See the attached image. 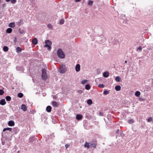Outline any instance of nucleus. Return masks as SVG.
I'll list each match as a JSON object with an SVG mask.
<instances>
[{
  "label": "nucleus",
  "mask_w": 153,
  "mask_h": 153,
  "mask_svg": "<svg viewBox=\"0 0 153 153\" xmlns=\"http://www.w3.org/2000/svg\"><path fill=\"white\" fill-rule=\"evenodd\" d=\"M42 79L44 80H46L47 79L48 77L46 74V70L45 68H43L42 71Z\"/></svg>",
  "instance_id": "obj_1"
},
{
  "label": "nucleus",
  "mask_w": 153,
  "mask_h": 153,
  "mask_svg": "<svg viewBox=\"0 0 153 153\" xmlns=\"http://www.w3.org/2000/svg\"><path fill=\"white\" fill-rule=\"evenodd\" d=\"M57 54L58 56L60 58L63 59L65 57V55L61 49H59L57 50Z\"/></svg>",
  "instance_id": "obj_2"
},
{
  "label": "nucleus",
  "mask_w": 153,
  "mask_h": 153,
  "mask_svg": "<svg viewBox=\"0 0 153 153\" xmlns=\"http://www.w3.org/2000/svg\"><path fill=\"white\" fill-rule=\"evenodd\" d=\"M45 47H47L48 48V50L51 49V45L52 44V42L49 40H47L45 41Z\"/></svg>",
  "instance_id": "obj_3"
},
{
  "label": "nucleus",
  "mask_w": 153,
  "mask_h": 153,
  "mask_svg": "<svg viewBox=\"0 0 153 153\" xmlns=\"http://www.w3.org/2000/svg\"><path fill=\"white\" fill-rule=\"evenodd\" d=\"M66 71L65 66V65H62L59 69V72L61 73H64Z\"/></svg>",
  "instance_id": "obj_4"
},
{
  "label": "nucleus",
  "mask_w": 153,
  "mask_h": 153,
  "mask_svg": "<svg viewBox=\"0 0 153 153\" xmlns=\"http://www.w3.org/2000/svg\"><path fill=\"white\" fill-rule=\"evenodd\" d=\"M8 124L9 126H13L15 125V123L13 121L11 120L8 122Z\"/></svg>",
  "instance_id": "obj_5"
},
{
  "label": "nucleus",
  "mask_w": 153,
  "mask_h": 153,
  "mask_svg": "<svg viewBox=\"0 0 153 153\" xmlns=\"http://www.w3.org/2000/svg\"><path fill=\"white\" fill-rule=\"evenodd\" d=\"M75 68L76 72H78L79 71L80 68V65L79 64H77Z\"/></svg>",
  "instance_id": "obj_6"
},
{
  "label": "nucleus",
  "mask_w": 153,
  "mask_h": 153,
  "mask_svg": "<svg viewBox=\"0 0 153 153\" xmlns=\"http://www.w3.org/2000/svg\"><path fill=\"white\" fill-rule=\"evenodd\" d=\"M103 76L104 77H108L109 76V72L108 71L104 72L103 73Z\"/></svg>",
  "instance_id": "obj_7"
},
{
  "label": "nucleus",
  "mask_w": 153,
  "mask_h": 153,
  "mask_svg": "<svg viewBox=\"0 0 153 153\" xmlns=\"http://www.w3.org/2000/svg\"><path fill=\"white\" fill-rule=\"evenodd\" d=\"M52 105L55 107H58L59 106V104L57 102L55 101H52Z\"/></svg>",
  "instance_id": "obj_8"
},
{
  "label": "nucleus",
  "mask_w": 153,
  "mask_h": 153,
  "mask_svg": "<svg viewBox=\"0 0 153 153\" xmlns=\"http://www.w3.org/2000/svg\"><path fill=\"white\" fill-rule=\"evenodd\" d=\"M6 104V102L4 99H2L0 100V104L3 105Z\"/></svg>",
  "instance_id": "obj_9"
},
{
  "label": "nucleus",
  "mask_w": 153,
  "mask_h": 153,
  "mask_svg": "<svg viewBox=\"0 0 153 153\" xmlns=\"http://www.w3.org/2000/svg\"><path fill=\"white\" fill-rule=\"evenodd\" d=\"M32 43L34 45H36L38 43L37 39L35 38L32 40Z\"/></svg>",
  "instance_id": "obj_10"
},
{
  "label": "nucleus",
  "mask_w": 153,
  "mask_h": 153,
  "mask_svg": "<svg viewBox=\"0 0 153 153\" xmlns=\"http://www.w3.org/2000/svg\"><path fill=\"white\" fill-rule=\"evenodd\" d=\"M21 109L24 111H25L27 110V107L25 105L23 104L21 106Z\"/></svg>",
  "instance_id": "obj_11"
},
{
  "label": "nucleus",
  "mask_w": 153,
  "mask_h": 153,
  "mask_svg": "<svg viewBox=\"0 0 153 153\" xmlns=\"http://www.w3.org/2000/svg\"><path fill=\"white\" fill-rule=\"evenodd\" d=\"M18 131L19 130L18 128H17V127H15L13 128V132L15 134H17L18 132Z\"/></svg>",
  "instance_id": "obj_12"
},
{
  "label": "nucleus",
  "mask_w": 153,
  "mask_h": 153,
  "mask_svg": "<svg viewBox=\"0 0 153 153\" xmlns=\"http://www.w3.org/2000/svg\"><path fill=\"white\" fill-rule=\"evenodd\" d=\"M52 107L51 106L48 105L46 108V110L48 112H50L51 111Z\"/></svg>",
  "instance_id": "obj_13"
},
{
  "label": "nucleus",
  "mask_w": 153,
  "mask_h": 153,
  "mask_svg": "<svg viewBox=\"0 0 153 153\" xmlns=\"http://www.w3.org/2000/svg\"><path fill=\"white\" fill-rule=\"evenodd\" d=\"M76 118L77 120H80L82 118V116L81 114H77Z\"/></svg>",
  "instance_id": "obj_14"
},
{
  "label": "nucleus",
  "mask_w": 153,
  "mask_h": 153,
  "mask_svg": "<svg viewBox=\"0 0 153 153\" xmlns=\"http://www.w3.org/2000/svg\"><path fill=\"white\" fill-rule=\"evenodd\" d=\"M16 52L17 53H19L21 52L22 51L21 48L19 47H17V48L16 49Z\"/></svg>",
  "instance_id": "obj_15"
},
{
  "label": "nucleus",
  "mask_w": 153,
  "mask_h": 153,
  "mask_svg": "<svg viewBox=\"0 0 153 153\" xmlns=\"http://www.w3.org/2000/svg\"><path fill=\"white\" fill-rule=\"evenodd\" d=\"M84 147L87 148H89L90 147V143L86 142L84 144Z\"/></svg>",
  "instance_id": "obj_16"
},
{
  "label": "nucleus",
  "mask_w": 153,
  "mask_h": 153,
  "mask_svg": "<svg viewBox=\"0 0 153 153\" xmlns=\"http://www.w3.org/2000/svg\"><path fill=\"white\" fill-rule=\"evenodd\" d=\"M9 26L12 28L14 27L15 26V24L14 22H11L9 24Z\"/></svg>",
  "instance_id": "obj_17"
},
{
  "label": "nucleus",
  "mask_w": 153,
  "mask_h": 153,
  "mask_svg": "<svg viewBox=\"0 0 153 153\" xmlns=\"http://www.w3.org/2000/svg\"><path fill=\"white\" fill-rule=\"evenodd\" d=\"M121 87L120 85H117L115 87V89L117 91H119L121 89Z\"/></svg>",
  "instance_id": "obj_18"
},
{
  "label": "nucleus",
  "mask_w": 153,
  "mask_h": 153,
  "mask_svg": "<svg viewBox=\"0 0 153 153\" xmlns=\"http://www.w3.org/2000/svg\"><path fill=\"white\" fill-rule=\"evenodd\" d=\"M97 146V144L93 143H90V147H93L94 148H96V146Z\"/></svg>",
  "instance_id": "obj_19"
},
{
  "label": "nucleus",
  "mask_w": 153,
  "mask_h": 153,
  "mask_svg": "<svg viewBox=\"0 0 153 153\" xmlns=\"http://www.w3.org/2000/svg\"><path fill=\"white\" fill-rule=\"evenodd\" d=\"M12 130V128H4L3 130V131H5L6 130L9 131H11Z\"/></svg>",
  "instance_id": "obj_20"
},
{
  "label": "nucleus",
  "mask_w": 153,
  "mask_h": 153,
  "mask_svg": "<svg viewBox=\"0 0 153 153\" xmlns=\"http://www.w3.org/2000/svg\"><path fill=\"white\" fill-rule=\"evenodd\" d=\"M16 69L18 71H21L23 70V68L22 67L17 66L16 67Z\"/></svg>",
  "instance_id": "obj_21"
},
{
  "label": "nucleus",
  "mask_w": 153,
  "mask_h": 153,
  "mask_svg": "<svg viewBox=\"0 0 153 153\" xmlns=\"http://www.w3.org/2000/svg\"><path fill=\"white\" fill-rule=\"evenodd\" d=\"M137 97H138V100L141 101L145 100H146V99H145V98L140 97V96H137Z\"/></svg>",
  "instance_id": "obj_22"
},
{
  "label": "nucleus",
  "mask_w": 153,
  "mask_h": 153,
  "mask_svg": "<svg viewBox=\"0 0 153 153\" xmlns=\"http://www.w3.org/2000/svg\"><path fill=\"white\" fill-rule=\"evenodd\" d=\"M12 29L11 28H8V29H7V30H6V33H10L12 32Z\"/></svg>",
  "instance_id": "obj_23"
},
{
  "label": "nucleus",
  "mask_w": 153,
  "mask_h": 153,
  "mask_svg": "<svg viewBox=\"0 0 153 153\" xmlns=\"http://www.w3.org/2000/svg\"><path fill=\"white\" fill-rule=\"evenodd\" d=\"M87 103L89 105H91L92 103V100L91 99H89L88 100Z\"/></svg>",
  "instance_id": "obj_24"
},
{
  "label": "nucleus",
  "mask_w": 153,
  "mask_h": 153,
  "mask_svg": "<svg viewBox=\"0 0 153 153\" xmlns=\"http://www.w3.org/2000/svg\"><path fill=\"white\" fill-rule=\"evenodd\" d=\"M8 48L7 46H4L3 48V50L4 51L7 52L8 51Z\"/></svg>",
  "instance_id": "obj_25"
},
{
  "label": "nucleus",
  "mask_w": 153,
  "mask_h": 153,
  "mask_svg": "<svg viewBox=\"0 0 153 153\" xmlns=\"http://www.w3.org/2000/svg\"><path fill=\"white\" fill-rule=\"evenodd\" d=\"M35 139V137H30L29 139V141L30 142H33L34 140Z\"/></svg>",
  "instance_id": "obj_26"
},
{
  "label": "nucleus",
  "mask_w": 153,
  "mask_h": 153,
  "mask_svg": "<svg viewBox=\"0 0 153 153\" xmlns=\"http://www.w3.org/2000/svg\"><path fill=\"white\" fill-rule=\"evenodd\" d=\"M93 3V2L92 1L89 0L88 1V4L89 6H92Z\"/></svg>",
  "instance_id": "obj_27"
},
{
  "label": "nucleus",
  "mask_w": 153,
  "mask_h": 153,
  "mask_svg": "<svg viewBox=\"0 0 153 153\" xmlns=\"http://www.w3.org/2000/svg\"><path fill=\"white\" fill-rule=\"evenodd\" d=\"M120 79L121 78L119 76H117L115 78V80L118 82H120Z\"/></svg>",
  "instance_id": "obj_28"
},
{
  "label": "nucleus",
  "mask_w": 153,
  "mask_h": 153,
  "mask_svg": "<svg viewBox=\"0 0 153 153\" xmlns=\"http://www.w3.org/2000/svg\"><path fill=\"white\" fill-rule=\"evenodd\" d=\"M85 88L87 90H89L90 88V86L89 84H87L85 86Z\"/></svg>",
  "instance_id": "obj_29"
},
{
  "label": "nucleus",
  "mask_w": 153,
  "mask_h": 153,
  "mask_svg": "<svg viewBox=\"0 0 153 153\" xmlns=\"http://www.w3.org/2000/svg\"><path fill=\"white\" fill-rule=\"evenodd\" d=\"M135 96H140V93L139 91H136L134 94Z\"/></svg>",
  "instance_id": "obj_30"
},
{
  "label": "nucleus",
  "mask_w": 153,
  "mask_h": 153,
  "mask_svg": "<svg viewBox=\"0 0 153 153\" xmlns=\"http://www.w3.org/2000/svg\"><path fill=\"white\" fill-rule=\"evenodd\" d=\"M64 20L63 19H61L59 21V24H60L61 25H62V24H64Z\"/></svg>",
  "instance_id": "obj_31"
},
{
  "label": "nucleus",
  "mask_w": 153,
  "mask_h": 153,
  "mask_svg": "<svg viewBox=\"0 0 153 153\" xmlns=\"http://www.w3.org/2000/svg\"><path fill=\"white\" fill-rule=\"evenodd\" d=\"M6 99L7 101H10L11 100L10 96H6Z\"/></svg>",
  "instance_id": "obj_32"
},
{
  "label": "nucleus",
  "mask_w": 153,
  "mask_h": 153,
  "mask_svg": "<svg viewBox=\"0 0 153 153\" xmlns=\"http://www.w3.org/2000/svg\"><path fill=\"white\" fill-rule=\"evenodd\" d=\"M128 122L129 124L132 123L134 122V120L132 119H130L128 120Z\"/></svg>",
  "instance_id": "obj_33"
},
{
  "label": "nucleus",
  "mask_w": 153,
  "mask_h": 153,
  "mask_svg": "<svg viewBox=\"0 0 153 153\" xmlns=\"http://www.w3.org/2000/svg\"><path fill=\"white\" fill-rule=\"evenodd\" d=\"M152 120V117H149L147 121L148 122H150Z\"/></svg>",
  "instance_id": "obj_34"
},
{
  "label": "nucleus",
  "mask_w": 153,
  "mask_h": 153,
  "mask_svg": "<svg viewBox=\"0 0 153 153\" xmlns=\"http://www.w3.org/2000/svg\"><path fill=\"white\" fill-rule=\"evenodd\" d=\"M10 2L12 4H14L16 2V0H10Z\"/></svg>",
  "instance_id": "obj_35"
},
{
  "label": "nucleus",
  "mask_w": 153,
  "mask_h": 153,
  "mask_svg": "<svg viewBox=\"0 0 153 153\" xmlns=\"http://www.w3.org/2000/svg\"><path fill=\"white\" fill-rule=\"evenodd\" d=\"M142 50V48L141 46H139L137 49V51H141Z\"/></svg>",
  "instance_id": "obj_36"
},
{
  "label": "nucleus",
  "mask_w": 153,
  "mask_h": 153,
  "mask_svg": "<svg viewBox=\"0 0 153 153\" xmlns=\"http://www.w3.org/2000/svg\"><path fill=\"white\" fill-rule=\"evenodd\" d=\"M108 93H109L108 91H106V90H105L104 91L103 94L104 95H106L108 94Z\"/></svg>",
  "instance_id": "obj_37"
},
{
  "label": "nucleus",
  "mask_w": 153,
  "mask_h": 153,
  "mask_svg": "<svg viewBox=\"0 0 153 153\" xmlns=\"http://www.w3.org/2000/svg\"><path fill=\"white\" fill-rule=\"evenodd\" d=\"M19 33L21 34H23L24 33V30H21L20 28L19 29Z\"/></svg>",
  "instance_id": "obj_38"
},
{
  "label": "nucleus",
  "mask_w": 153,
  "mask_h": 153,
  "mask_svg": "<svg viewBox=\"0 0 153 153\" xmlns=\"http://www.w3.org/2000/svg\"><path fill=\"white\" fill-rule=\"evenodd\" d=\"M87 81H88L87 80H83L82 81H81V82L82 84H84L86 82H87Z\"/></svg>",
  "instance_id": "obj_39"
},
{
  "label": "nucleus",
  "mask_w": 153,
  "mask_h": 153,
  "mask_svg": "<svg viewBox=\"0 0 153 153\" xmlns=\"http://www.w3.org/2000/svg\"><path fill=\"white\" fill-rule=\"evenodd\" d=\"M4 91L2 89H0V95H1L3 94Z\"/></svg>",
  "instance_id": "obj_40"
},
{
  "label": "nucleus",
  "mask_w": 153,
  "mask_h": 153,
  "mask_svg": "<svg viewBox=\"0 0 153 153\" xmlns=\"http://www.w3.org/2000/svg\"><path fill=\"white\" fill-rule=\"evenodd\" d=\"M52 122L54 123L55 124L56 123V120L54 119H52Z\"/></svg>",
  "instance_id": "obj_41"
},
{
  "label": "nucleus",
  "mask_w": 153,
  "mask_h": 153,
  "mask_svg": "<svg viewBox=\"0 0 153 153\" xmlns=\"http://www.w3.org/2000/svg\"><path fill=\"white\" fill-rule=\"evenodd\" d=\"M47 26L48 28H51L52 27V26L51 24H48L47 25Z\"/></svg>",
  "instance_id": "obj_42"
},
{
  "label": "nucleus",
  "mask_w": 153,
  "mask_h": 153,
  "mask_svg": "<svg viewBox=\"0 0 153 153\" xmlns=\"http://www.w3.org/2000/svg\"><path fill=\"white\" fill-rule=\"evenodd\" d=\"M99 86L101 88H103L104 87V85L103 84H99Z\"/></svg>",
  "instance_id": "obj_43"
},
{
  "label": "nucleus",
  "mask_w": 153,
  "mask_h": 153,
  "mask_svg": "<svg viewBox=\"0 0 153 153\" xmlns=\"http://www.w3.org/2000/svg\"><path fill=\"white\" fill-rule=\"evenodd\" d=\"M134 94V92L133 91H131L130 92V94L131 95H133Z\"/></svg>",
  "instance_id": "obj_44"
},
{
  "label": "nucleus",
  "mask_w": 153,
  "mask_h": 153,
  "mask_svg": "<svg viewBox=\"0 0 153 153\" xmlns=\"http://www.w3.org/2000/svg\"><path fill=\"white\" fill-rule=\"evenodd\" d=\"M17 96H23V94L22 93L20 92L18 93Z\"/></svg>",
  "instance_id": "obj_45"
},
{
  "label": "nucleus",
  "mask_w": 153,
  "mask_h": 153,
  "mask_svg": "<svg viewBox=\"0 0 153 153\" xmlns=\"http://www.w3.org/2000/svg\"><path fill=\"white\" fill-rule=\"evenodd\" d=\"M99 114L100 116H103V114L102 113V112H99Z\"/></svg>",
  "instance_id": "obj_46"
},
{
  "label": "nucleus",
  "mask_w": 153,
  "mask_h": 153,
  "mask_svg": "<svg viewBox=\"0 0 153 153\" xmlns=\"http://www.w3.org/2000/svg\"><path fill=\"white\" fill-rule=\"evenodd\" d=\"M70 146V145L68 144H66L65 145V146L66 149L68 148Z\"/></svg>",
  "instance_id": "obj_47"
},
{
  "label": "nucleus",
  "mask_w": 153,
  "mask_h": 153,
  "mask_svg": "<svg viewBox=\"0 0 153 153\" xmlns=\"http://www.w3.org/2000/svg\"><path fill=\"white\" fill-rule=\"evenodd\" d=\"M23 22V20H20L19 22V25H20L21 23Z\"/></svg>",
  "instance_id": "obj_48"
},
{
  "label": "nucleus",
  "mask_w": 153,
  "mask_h": 153,
  "mask_svg": "<svg viewBox=\"0 0 153 153\" xmlns=\"http://www.w3.org/2000/svg\"><path fill=\"white\" fill-rule=\"evenodd\" d=\"M77 92L78 93H79L80 94H81L82 93L83 91L82 90H80L79 91H78Z\"/></svg>",
  "instance_id": "obj_49"
},
{
  "label": "nucleus",
  "mask_w": 153,
  "mask_h": 153,
  "mask_svg": "<svg viewBox=\"0 0 153 153\" xmlns=\"http://www.w3.org/2000/svg\"><path fill=\"white\" fill-rule=\"evenodd\" d=\"M57 96H53V99H56L57 98Z\"/></svg>",
  "instance_id": "obj_50"
},
{
  "label": "nucleus",
  "mask_w": 153,
  "mask_h": 153,
  "mask_svg": "<svg viewBox=\"0 0 153 153\" xmlns=\"http://www.w3.org/2000/svg\"><path fill=\"white\" fill-rule=\"evenodd\" d=\"M30 112H31V113L32 114H34V111H33V110H32L31 111H30Z\"/></svg>",
  "instance_id": "obj_51"
},
{
  "label": "nucleus",
  "mask_w": 153,
  "mask_h": 153,
  "mask_svg": "<svg viewBox=\"0 0 153 153\" xmlns=\"http://www.w3.org/2000/svg\"><path fill=\"white\" fill-rule=\"evenodd\" d=\"M16 38H15L14 39V40L13 41L15 42H16Z\"/></svg>",
  "instance_id": "obj_52"
},
{
  "label": "nucleus",
  "mask_w": 153,
  "mask_h": 153,
  "mask_svg": "<svg viewBox=\"0 0 153 153\" xmlns=\"http://www.w3.org/2000/svg\"><path fill=\"white\" fill-rule=\"evenodd\" d=\"M119 129H118L117 130V131H116V133H117V134H118L119 133Z\"/></svg>",
  "instance_id": "obj_53"
},
{
  "label": "nucleus",
  "mask_w": 153,
  "mask_h": 153,
  "mask_svg": "<svg viewBox=\"0 0 153 153\" xmlns=\"http://www.w3.org/2000/svg\"><path fill=\"white\" fill-rule=\"evenodd\" d=\"M4 144H5V142L4 141L2 142V145H4Z\"/></svg>",
  "instance_id": "obj_54"
},
{
  "label": "nucleus",
  "mask_w": 153,
  "mask_h": 153,
  "mask_svg": "<svg viewBox=\"0 0 153 153\" xmlns=\"http://www.w3.org/2000/svg\"><path fill=\"white\" fill-rule=\"evenodd\" d=\"M80 0H75V1H76V2H79V1Z\"/></svg>",
  "instance_id": "obj_55"
},
{
  "label": "nucleus",
  "mask_w": 153,
  "mask_h": 153,
  "mask_svg": "<svg viewBox=\"0 0 153 153\" xmlns=\"http://www.w3.org/2000/svg\"><path fill=\"white\" fill-rule=\"evenodd\" d=\"M10 0H6V1L7 2H9V1H10Z\"/></svg>",
  "instance_id": "obj_56"
},
{
  "label": "nucleus",
  "mask_w": 153,
  "mask_h": 153,
  "mask_svg": "<svg viewBox=\"0 0 153 153\" xmlns=\"http://www.w3.org/2000/svg\"><path fill=\"white\" fill-rule=\"evenodd\" d=\"M19 97V98H21L23 96H18Z\"/></svg>",
  "instance_id": "obj_57"
},
{
  "label": "nucleus",
  "mask_w": 153,
  "mask_h": 153,
  "mask_svg": "<svg viewBox=\"0 0 153 153\" xmlns=\"http://www.w3.org/2000/svg\"><path fill=\"white\" fill-rule=\"evenodd\" d=\"M127 61H125V63H127Z\"/></svg>",
  "instance_id": "obj_58"
},
{
  "label": "nucleus",
  "mask_w": 153,
  "mask_h": 153,
  "mask_svg": "<svg viewBox=\"0 0 153 153\" xmlns=\"http://www.w3.org/2000/svg\"><path fill=\"white\" fill-rule=\"evenodd\" d=\"M5 6V4H3V7H4V6Z\"/></svg>",
  "instance_id": "obj_59"
},
{
  "label": "nucleus",
  "mask_w": 153,
  "mask_h": 153,
  "mask_svg": "<svg viewBox=\"0 0 153 153\" xmlns=\"http://www.w3.org/2000/svg\"><path fill=\"white\" fill-rule=\"evenodd\" d=\"M45 118L47 119V117L46 116H45Z\"/></svg>",
  "instance_id": "obj_60"
},
{
  "label": "nucleus",
  "mask_w": 153,
  "mask_h": 153,
  "mask_svg": "<svg viewBox=\"0 0 153 153\" xmlns=\"http://www.w3.org/2000/svg\"><path fill=\"white\" fill-rule=\"evenodd\" d=\"M149 153H153V152H150Z\"/></svg>",
  "instance_id": "obj_61"
},
{
  "label": "nucleus",
  "mask_w": 153,
  "mask_h": 153,
  "mask_svg": "<svg viewBox=\"0 0 153 153\" xmlns=\"http://www.w3.org/2000/svg\"><path fill=\"white\" fill-rule=\"evenodd\" d=\"M1 0H0V1H1Z\"/></svg>",
  "instance_id": "obj_62"
}]
</instances>
